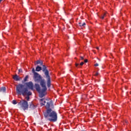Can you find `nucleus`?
Here are the masks:
<instances>
[{
    "mask_svg": "<svg viewBox=\"0 0 131 131\" xmlns=\"http://www.w3.org/2000/svg\"><path fill=\"white\" fill-rule=\"evenodd\" d=\"M46 107L47 108L45 112H43L44 117L51 122H56L58 120V114L51 108H54V103L52 100L47 102Z\"/></svg>",
    "mask_w": 131,
    "mask_h": 131,
    "instance_id": "f257e3e1",
    "label": "nucleus"
},
{
    "mask_svg": "<svg viewBox=\"0 0 131 131\" xmlns=\"http://www.w3.org/2000/svg\"><path fill=\"white\" fill-rule=\"evenodd\" d=\"M38 64H40V66H42V72L44 73L46 78L47 79L48 88H51V76H50L49 70L47 69V67L46 65H43V62H42V61L40 60H37L36 63H35V65H38Z\"/></svg>",
    "mask_w": 131,
    "mask_h": 131,
    "instance_id": "f03ea898",
    "label": "nucleus"
},
{
    "mask_svg": "<svg viewBox=\"0 0 131 131\" xmlns=\"http://www.w3.org/2000/svg\"><path fill=\"white\" fill-rule=\"evenodd\" d=\"M16 91L17 95L22 96H31L32 93L28 91V89L22 84H18L16 86Z\"/></svg>",
    "mask_w": 131,
    "mask_h": 131,
    "instance_id": "7ed1b4c3",
    "label": "nucleus"
},
{
    "mask_svg": "<svg viewBox=\"0 0 131 131\" xmlns=\"http://www.w3.org/2000/svg\"><path fill=\"white\" fill-rule=\"evenodd\" d=\"M40 84L42 88V89L40 91V94H39V97L40 98H43V97H45V92L47 91V86H46V82H45V80H42L40 82Z\"/></svg>",
    "mask_w": 131,
    "mask_h": 131,
    "instance_id": "20e7f679",
    "label": "nucleus"
},
{
    "mask_svg": "<svg viewBox=\"0 0 131 131\" xmlns=\"http://www.w3.org/2000/svg\"><path fill=\"white\" fill-rule=\"evenodd\" d=\"M18 106H19V108L25 110H28V102L26 100H21L17 104Z\"/></svg>",
    "mask_w": 131,
    "mask_h": 131,
    "instance_id": "39448f33",
    "label": "nucleus"
},
{
    "mask_svg": "<svg viewBox=\"0 0 131 131\" xmlns=\"http://www.w3.org/2000/svg\"><path fill=\"white\" fill-rule=\"evenodd\" d=\"M32 72L34 74L33 79L35 82H39L41 79V76L35 72V69H34V68L32 69Z\"/></svg>",
    "mask_w": 131,
    "mask_h": 131,
    "instance_id": "423d86ee",
    "label": "nucleus"
},
{
    "mask_svg": "<svg viewBox=\"0 0 131 131\" xmlns=\"http://www.w3.org/2000/svg\"><path fill=\"white\" fill-rule=\"evenodd\" d=\"M26 86L29 89V90H31V91H34V85H33V83L32 81H30L29 82L25 83Z\"/></svg>",
    "mask_w": 131,
    "mask_h": 131,
    "instance_id": "0eeeda50",
    "label": "nucleus"
},
{
    "mask_svg": "<svg viewBox=\"0 0 131 131\" xmlns=\"http://www.w3.org/2000/svg\"><path fill=\"white\" fill-rule=\"evenodd\" d=\"M13 78L14 80H15V81H20V79H21V78L17 74L13 75Z\"/></svg>",
    "mask_w": 131,
    "mask_h": 131,
    "instance_id": "6e6552de",
    "label": "nucleus"
},
{
    "mask_svg": "<svg viewBox=\"0 0 131 131\" xmlns=\"http://www.w3.org/2000/svg\"><path fill=\"white\" fill-rule=\"evenodd\" d=\"M36 108V105H34L33 103H32V102H31L30 103V106H29V108L31 110H34Z\"/></svg>",
    "mask_w": 131,
    "mask_h": 131,
    "instance_id": "1a4fd4ad",
    "label": "nucleus"
},
{
    "mask_svg": "<svg viewBox=\"0 0 131 131\" xmlns=\"http://www.w3.org/2000/svg\"><path fill=\"white\" fill-rule=\"evenodd\" d=\"M35 86L36 91L38 92H40L41 90H40V86H39V84L35 83Z\"/></svg>",
    "mask_w": 131,
    "mask_h": 131,
    "instance_id": "9d476101",
    "label": "nucleus"
},
{
    "mask_svg": "<svg viewBox=\"0 0 131 131\" xmlns=\"http://www.w3.org/2000/svg\"><path fill=\"white\" fill-rule=\"evenodd\" d=\"M35 70L36 71L39 72V71H41V70H42V68H41V67H39V66H37Z\"/></svg>",
    "mask_w": 131,
    "mask_h": 131,
    "instance_id": "9b49d317",
    "label": "nucleus"
},
{
    "mask_svg": "<svg viewBox=\"0 0 131 131\" xmlns=\"http://www.w3.org/2000/svg\"><path fill=\"white\" fill-rule=\"evenodd\" d=\"M40 101H41V102H41V103H40L41 106H45V105H46V99H41Z\"/></svg>",
    "mask_w": 131,
    "mask_h": 131,
    "instance_id": "f8f14e48",
    "label": "nucleus"
},
{
    "mask_svg": "<svg viewBox=\"0 0 131 131\" xmlns=\"http://www.w3.org/2000/svg\"><path fill=\"white\" fill-rule=\"evenodd\" d=\"M0 92L1 93H6V88L5 87H2L0 89Z\"/></svg>",
    "mask_w": 131,
    "mask_h": 131,
    "instance_id": "ddd939ff",
    "label": "nucleus"
},
{
    "mask_svg": "<svg viewBox=\"0 0 131 131\" xmlns=\"http://www.w3.org/2000/svg\"><path fill=\"white\" fill-rule=\"evenodd\" d=\"M79 25L80 27H84V26H85V23H83L82 24L79 23Z\"/></svg>",
    "mask_w": 131,
    "mask_h": 131,
    "instance_id": "4468645a",
    "label": "nucleus"
},
{
    "mask_svg": "<svg viewBox=\"0 0 131 131\" xmlns=\"http://www.w3.org/2000/svg\"><path fill=\"white\" fill-rule=\"evenodd\" d=\"M27 79H28V76L27 75L26 76V77H25L24 80L22 81L23 83L24 82H26V81H27Z\"/></svg>",
    "mask_w": 131,
    "mask_h": 131,
    "instance_id": "2eb2a0df",
    "label": "nucleus"
},
{
    "mask_svg": "<svg viewBox=\"0 0 131 131\" xmlns=\"http://www.w3.org/2000/svg\"><path fill=\"white\" fill-rule=\"evenodd\" d=\"M105 17H106V13H104L103 14H102L100 18H101V19H104Z\"/></svg>",
    "mask_w": 131,
    "mask_h": 131,
    "instance_id": "dca6fc26",
    "label": "nucleus"
},
{
    "mask_svg": "<svg viewBox=\"0 0 131 131\" xmlns=\"http://www.w3.org/2000/svg\"><path fill=\"white\" fill-rule=\"evenodd\" d=\"M12 104H13V105H16V104H17V101L15 100H13Z\"/></svg>",
    "mask_w": 131,
    "mask_h": 131,
    "instance_id": "f3484780",
    "label": "nucleus"
},
{
    "mask_svg": "<svg viewBox=\"0 0 131 131\" xmlns=\"http://www.w3.org/2000/svg\"><path fill=\"white\" fill-rule=\"evenodd\" d=\"M22 72H23V71H22L21 69H19L18 70V73H22Z\"/></svg>",
    "mask_w": 131,
    "mask_h": 131,
    "instance_id": "a211bd4d",
    "label": "nucleus"
},
{
    "mask_svg": "<svg viewBox=\"0 0 131 131\" xmlns=\"http://www.w3.org/2000/svg\"><path fill=\"white\" fill-rule=\"evenodd\" d=\"M26 99L27 101H29V99H30V98L29 97V96H27V97H26Z\"/></svg>",
    "mask_w": 131,
    "mask_h": 131,
    "instance_id": "6ab92c4d",
    "label": "nucleus"
},
{
    "mask_svg": "<svg viewBox=\"0 0 131 131\" xmlns=\"http://www.w3.org/2000/svg\"><path fill=\"white\" fill-rule=\"evenodd\" d=\"M83 64H84V62H81L80 63V66H82V65H83Z\"/></svg>",
    "mask_w": 131,
    "mask_h": 131,
    "instance_id": "aec40b11",
    "label": "nucleus"
},
{
    "mask_svg": "<svg viewBox=\"0 0 131 131\" xmlns=\"http://www.w3.org/2000/svg\"><path fill=\"white\" fill-rule=\"evenodd\" d=\"M98 75H99V73H96L95 74V76H98Z\"/></svg>",
    "mask_w": 131,
    "mask_h": 131,
    "instance_id": "412c9836",
    "label": "nucleus"
},
{
    "mask_svg": "<svg viewBox=\"0 0 131 131\" xmlns=\"http://www.w3.org/2000/svg\"><path fill=\"white\" fill-rule=\"evenodd\" d=\"M81 60H83L84 58L83 56H80Z\"/></svg>",
    "mask_w": 131,
    "mask_h": 131,
    "instance_id": "4be33fe9",
    "label": "nucleus"
},
{
    "mask_svg": "<svg viewBox=\"0 0 131 131\" xmlns=\"http://www.w3.org/2000/svg\"><path fill=\"white\" fill-rule=\"evenodd\" d=\"M84 62V63H88V59H85Z\"/></svg>",
    "mask_w": 131,
    "mask_h": 131,
    "instance_id": "5701e85b",
    "label": "nucleus"
},
{
    "mask_svg": "<svg viewBox=\"0 0 131 131\" xmlns=\"http://www.w3.org/2000/svg\"><path fill=\"white\" fill-rule=\"evenodd\" d=\"M75 65H76V67H77L78 66H79V63H76Z\"/></svg>",
    "mask_w": 131,
    "mask_h": 131,
    "instance_id": "b1692460",
    "label": "nucleus"
},
{
    "mask_svg": "<svg viewBox=\"0 0 131 131\" xmlns=\"http://www.w3.org/2000/svg\"><path fill=\"white\" fill-rule=\"evenodd\" d=\"M94 66H99V64L98 63H96L95 64H94Z\"/></svg>",
    "mask_w": 131,
    "mask_h": 131,
    "instance_id": "393cba45",
    "label": "nucleus"
},
{
    "mask_svg": "<svg viewBox=\"0 0 131 131\" xmlns=\"http://www.w3.org/2000/svg\"><path fill=\"white\" fill-rule=\"evenodd\" d=\"M97 50H99V47L96 48Z\"/></svg>",
    "mask_w": 131,
    "mask_h": 131,
    "instance_id": "a878e982",
    "label": "nucleus"
},
{
    "mask_svg": "<svg viewBox=\"0 0 131 131\" xmlns=\"http://www.w3.org/2000/svg\"><path fill=\"white\" fill-rule=\"evenodd\" d=\"M3 0H0V3H2V1Z\"/></svg>",
    "mask_w": 131,
    "mask_h": 131,
    "instance_id": "bb28decb",
    "label": "nucleus"
},
{
    "mask_svg": "<svg viewBox=\"0 0 131 131\" xmlns=\"http://www.w3.org/2000/svg\"><path fill=\"white\" fill-rule=\"evenodd\" d=\"M0 126H1V124H0Z\"/></svg>",
    "mask_w": 131,
    "mask_h": 131,
    "instance_id": "cd10ccee",
    "label": "nucleus"
}]
</instances>
